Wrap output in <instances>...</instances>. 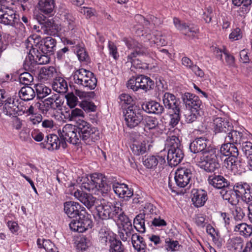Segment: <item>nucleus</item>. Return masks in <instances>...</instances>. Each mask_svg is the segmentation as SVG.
Here are the masks:
<instances>
[{
  "label": "nucleus",
  "mask_w": 252,
  "mask_h": 252,
  "mask_svg": "<svg viewBox=\"0 0 252 252\" xmlns=\"http://www.w3.org/2000/svg\"><path fill=\"white\" fill-rule=\"evenodd\" d=\"M61 19L63 24H59V17L55 16L53 18L48 19L44 22L40 23L41 25V33L50 35H55L63 29L64 32L73 31L78 26L75 18L69 13L63 15Z\"/></svg>",
  "instance_id": "obj_1"
},
{
  "label": "nucleus",
  "mask_w": 252,
  "mask_h": 252,
  "mask_svg": "<svg viewBox=\"0 0 252 252\" xmlns=\"http://www.w3.org/2000/svg\"><path fill=\"white\" fill-rule=\"evenodd\" d=\"M81 188L95 194L100 192L104 195L111 190L110 182L102 174L97 173L92 174L90 179L84 178Z\"/></svg>",
  "instance_id": "obj_2"
},
{
  "label": "nucleus",
  "mask_w": 252,
  "mask_h": 252,
  "mask_svg": "<svg viewBox=\"0 0 252 252\" xmlns=\"http://www.w3.org/2000/svg\"><path fill=\"white\" fill-rule=\"evenodd\" d=\"M195 161L198 167L208 172H214L220 167L216 149L213 147H209L207 151L197 155Z\"/></svg>",
  "instance_id": "obj_3"
},
{
  "label": "nucleus",
  "mask_w": 252,
  "mask_h": 252,
  "mask_svg": "<svg viewBox=\"0 0 252 252\" xmlns=\"http://www.w3.org/2000/svg\"><path fill=\"white\" fill-rule=\"evenodd\" d=\"M124 40L128 48L133 49L135 50L128 56L127 62H130L131 65L136 68H147V63H142L138 59L136 58L138 55H146L147 54V49L145 46L131 38H125Z\"/></svg>",
  "instance_id": "obj_4"
},
{
  "label": "nucleus",
  "mask_w": 252,
  "mask_h": 252,
  "mask_svg": "<svg viewBox=\"0 0 252 252\" xmlns=\"http://www.w3.org/2000/svg\"><path fill=\"white\" fill-rule=\"evenodd\" d=\"M241 197L247 204L252 202V190L249 185L246 183H237L233 188V192L231 193L226 192L225 199L231 204H236L238 198Z\"/></svg>",
  "instance_id": "obj_5"
},
{
  "label": "nucleus",
  "mask_w": 252,
  "mask_h": 252,
  "mask_svg": "<svg viewBox=\"0 0 252 252\" xmlns=\"http://www.w3.org/2000/svg\"><path fill=\"white\" fill-rule=\"evenodd\" d=\"M80 138L88 145H92L100 138L99 132L97 128L92 126L87 122L79 119L76 122Z\"/></svg>",
  "instance_id": "obj_6"
},
{
  "label": "nucleus",
  "mask_w": 252,
  "mask_h": 252,
  "mask_svg": "<svg viewBox=\"0 0 252 252\" xmlns=\"http://www.w3.org/2000/svg\"><path fill=\"white\" fill-rule=\"evenodd\" d=\"M72 77L75 84L90 90L94 89L96 86L97 79L94 73L84 68L74 72Z\"/></svg>",
  "instance_id": "obj_7"
},
{
  "label": "nucleus",
  "mask_w": 252,
  "mask_h": 252,
  "mask_svg": "<svg viewBox=\"0 0 252 252\" xmlns=\"http://www.w3.org/2000/svg\"><path fill=\"white\" fill-rule=\"evenodd\" d=\"M136 33L141 38V41L149 42L150 46L156 44L157 46H164L167 44L166 40L159 31H155L152 32L148 28H144V30L138 29Z\"/></svg>",
  "instance_id": "obj_8"
},
{
  "label": "nucleus",
  "mask_w": 252,
  "mask_h": 252,
  "mask_svg": "<svg viewBox=\"0 0 252 252\" xmlns=\"http://www.w3.org/2000/svg\"><path fill=\"white\" fill-rule=\"evenodd\" d=\"M31 43L32 47L33 44L36 47L37 52H41L44 54L52 53L55 48L56 41L51 37H47L39 41V37L33 35L30 36L27 39Z\"/></svg>",
  "instance_id": "obj_9"
},
{
  "label": "nucleus",
  "mask_w": 252,
  "mask_h": 252,
  "mask_svg": "<svg viewBox=\"0 0 252 252\" xmlns=\"http://www.w3.org/2000/svg\"><path fill=\"white\" fill-rule=\"evenodd\" d=\"M64 211L70 218L79 217V220H89L91 216L86 213L84 207L81 208L80 204L74 201L66 202L64 203Z\"/></svg>",
  "instance_id": "obj_10"
},
{
  "label": "nucleus",
  "mask_w": 252,
  "mask_h": 252,
  "mask_svg": "<svg viewBox=\"0 0 252 252\" xmlns=\"http://www.w3.org/2000/svg\"><path fill=\"white\" fill-rule=\"evenodd\" d=\"M59 134L61 139L73 145L79 143L80 135L77 128L71 124L65 125L62 129L59 130Z\"/></svg>",
  "instance_id": "obj_11"
},
{
  "label": "nucleus",
  "mask_w": 252,
  "mask_h": 252,
  "mask_svg": "<svg viewBox=\"0 0 252 252\" xmlns=\"http://www.w3.org/2000/svg\"><path fill=\"white\" fill-rule=\"evenodd\" d=\"M126 125L129 128H133L138 125L143 120L140 110L135 106H129L124 114Z\"/></svg>",
  "instance_id": "obj_12"
},
{
  "label": "nucleus",
  "mask_w": 252,
  "mask_h": 252,
  "mask_svg": "<svg viewBox=\"0 0 252 252\" xmlns=\"http://www.w3.org/2000/svg\"><path fill=\"white\" fill-rule=\"evenodd\" d=\"M95 207L98 212V214L102 220L111 219L114 220L118 219V220L122 221L127 219V217L123 213H120L119 214L117 213L115 215L112 213L110 212L111 208L110 205H103L101 204L98 206L95 205Z\"/></svg>",
  "instance_id": "obj_13"
},
{
  "label": "nucleus",
  "mask_w": 252,
  "mask_h": 252,
  "mask_svg": "<svg viewBox=\"0 0 252 252\" xmlns=\"http://www.w3.org/2000/svg\"><path fill=\"white\" fill-rule=\"evenodd\" d=\"M18 21V16L12 9L7 6L0 8V23L14 26Z\"/></svg>",
  "instance_id": "obj_14"
},
{
  "label": "nucleus",
  "mask_w": 252,
  "mask_h": 252,
  "mask_svg": "<svg viewBox=\"0 0 252 252\" xmlns=\"http://www.w3.org/2000/svg\"><path fill=\"white\" fill-rule=\"evenodd\" d=\"M191 176L190 169L186 168H178L174 177L176 185L180 188L185 187L189 184Z\"/></svg>",
  "instance_id": "obj_15"
},
{
  "label": "nucleus",
  "mask_w": 252,
  "mask_h": 252,
  "mask_svg": "<svg viewBox=\"0 0 252 252\" xmlns=\"http://www.w3.org/2000/svg\"><path fill=\"white\" fill-rule=\"evenodd\" d=\"M251 139H252V135L246 130H243L242 131L232 130L225 137V140L232 144H241L244 140Z\"/></svg>",
  "instance_id": "obj_16"
},
{
  "label": "nucleus",
  "mask_w": 252,
  "mask_h": 252,
  "mask_svg": "<svg viewBox=\"0 0 252 252\" xmlns=\"http://www.w3.org/2000/svg\"><path fill=\"white\" fill-rule=\"evenodd\" d=\"M118 234L121 239L125 242L134 234V230L131 221H120L117 223Z\"/></svg>",
  "instance_id": "obj_17"
},
{
  "label": "nucleus",
  "mask_w": 252,
  "mask_h": 252,
  "mask_svg": "<svg viewBox=\"0 0 252 252\" xmlns=\"http://www.w3.org/2000/svg\"><path fill=\"white\" fill-rule=\"evenodd\" d=\"M97 224L101 226L98 233L99 242L103 245L107 246L109 245L116 238V236L104 225V223L102 221H97Z\"/></svg>",
  "instance_id": "obj_18"
},
{
  "label": "nucleus",
  "mask_w": 252,
  "mask_h": 252,
  "mask_svg": "<svg viewBox=\"0 0 252 252\" xmlns=\"http://www.w3.org/2000/svg\"><path fill=\"white\" fill-rule=\"evenodd\" d=\"M238 155L230 156L225 158L222 162V167L236 174L242 170L241 163L238 158Z\"/></svg>",
  "instance_id": "obj_19"
},
{
  "label": "nucleus",
  "mask_w": 252,
  "mask_h": 252,
  "mask_svg": "<svg viewBox=\"0 0 252 252\" xmlns=\"http://www.w3.org/2000/svg\"><path fill=\"white\" fill-rule=\"evenodd\" d=\"M154 209V207L151 204H146L144 209L140 211L139 213L136 216L133 220H145L148 219H153V220H164L158 216V218L154 217L155 215L153 213Z\"/></svg>",
  "instance_id": "obj_20"
},
{
  "label": "nucleus",
  "mask_w": 252,
  "mask_h": 252,
  "mask_svg": "<svg viewBox=\"0 0 252 252\" xmlns=\"http://www.w3.org/2000/svg\"><path fill=\"white\" fill-rule=\"evenodd\" d=\"M4 102L3 112L7 116H14L16 114L22 115L21 113H19L20 111V105H18L17 101H15L12 98L8 97L5 100H4Z\"/></svg>",
  "instance_id": "obj_21"
},
{
  "label": "nucleus",
  "mask_w": 252,
  "mask_h": 252,
  "mask_svg": "<svg viewBox=\"0 0 252 252\" xmlns=\"http://www.w3.org/2000/svg\"><path fill=\"white\" fill-rule=\"evenodd\" d=\"M207 192L203 189H193L191 190V201L196 207H200L205 204L207 200Z\"/></svg>",
  "instance_id": "obj_22"
},
{
  "label": "nucleus",
  "mask_w": 252,
  "mask_h": 252,
  "mask_svg": "<svg viewBox=\"0 0 252 252\" xmlns=\"http://www.w3.org/2000/svg\"><path fill=\"white\" fill-rule=\"evenodd\" d=\"M184 158L182 148L169 149L167 154V160L171 166H175L179 164Z\"/></svg>",
  "instance_id": "obj_23"
},
{
  "label": "nucleus",
  "mask_w": 252,
  "mask_h": 252,
  "mask_svg": "<svg viewBox=\"0 0 252 252\" xmlns=\"http://www.w3.org/2000/svg\"><path fill=\"white\" fill-rule=\"evenodd\" d=\"M115 194L120 198H129L133 195V191L124 183L116 182L112 185Z\"/></svg>",
  "instance_id": "obj_24"
},
{
  "label": "nucleus",
  "mask_w": 252,
  "mask_h": 252,
  "mask_svg": "<svg viewBox=\"0 0 252 252\" xmlns=\"http://www.w3.org/2000/svg\"><path fill=\"white\" fill-rule=\"evenodd\" d=\"M165 157L161 155H150L145 158L143 162L144 165L149 169H155L158 165L165 163Z\"/></svg>",
  "instance_id": "obj_25"
},
{
  "label": "nucleus",
  "mask_w": 252,
  "mask_h": 252,
  "mask_svg": "<svg viewBox=\"0 0 252 252\" xmlns=\"http://www.w3.org/2000/svg\"><path fill=\"white\" fill-rule=\"evenodd\" d=\"M74 196L88 209L91 208L95 204H97V201H96L95 198L92 195L84 193L79 190L74 192Z\"/></svg>",
  "instance_id": "obj_26"
},
{
  "label": "nucleus",
  "mask_w": 252,
  "mask_h": 252,
  "mask_svg": "<svg viewBox=\"0 0 252 252\" xmlns=\"http://www.w3.org/2000/svg\"><path fill=\"white\" fill-rule=\"evenodd\" d=\"M162 99L166 108L172 110L173 112H179L178 101L174 94L166 92L163 94Z\"/></svg>",
  "instance_id": "obj_27"
},
{
  "label": "nucleus",
  "mask_w": 252,
  "mask_h": 252,
  "mask_svg": "<svg viewBox=\"0 0 252 252\" xmlns=\"http://www.w3.org/2000/svg\"><path fill=\"white\" fill-rule=\"evenodd\" d=\"M232 128V124L227 120L218 117L214 120L213 128L216 133L226 132Z\"/></svg>",
  "instance_id": "obj_28"
},
{
  "label": "nucleus",
  "mask_w": 252,
  "mask_h": 252,
  "mask_svg": "<svg viewBox=\"0 0 252 252\" xmlns=\"http://www.w3.org/2000/svg\"><path fill=\"white\" fill-rule=\"evenodd\" d=\"M208 142L206 138L203 137L197 138L190 144V151L193 153H202L207 151L209 147H207Z\"/></svg>",
  "instance_id": "obj_29"
},
{
  "label": "nucleus",
  "mask_w": 252,
  "mask_h": 252,
  "mask_svg": "<svg viewBox=\"0 0 252 252\" xmlns=\"http://www.w3.org/2000/svg\"><path fill=\"white\" fill-rule=\"evenodd\" d=\"M55 5V0H38L37 3L39 10L46 15L52 13Z\"/></svg>",
  "instance_id": "obj_30"
},
{
  "label": "nucleus",
  "mask_w": 252,
  "mask_h": 252,
  "mask_svg": "<svg viewBox=\"0 0 252 252\" xmlns=\"http://www.w3.org/2000/svg\"><path fill=\"white\" fill-rule=\"evenodd\" d=\"M185 96L187 99L184 98V101L189 109L199 110L201 101L197 96L190 93L185 94Z\"/></svg>",
  "instance_id": "obj_31"
},
{
  "label": "nucleus",
  "mask_w": 252,
  "mask_h": 252,
  "mask_svg": "<svg viewBox=\"0 0 252 252\" xmlns=\"http://www.w3.org/2000/svg\"><path fill=\"white\" fill-rule=\"evenodd\" d=\"M131 241L134 249L138 252H145L146 244L144 238L137 233L132 234Z\"/></svg>",
  "instance_id": "obj_32"
},
{
  "label": "nucleus",
  "mask_w": 252,
  "mask_h": 252,
  "mask_svg": "<svg viewBox=\"0 0 252 252\" xmlns=\"http://www.w3.org/2000/svg\"><path fill=\"white\" fill-rule=\"evenodd\" d=\"M208 181L210 185L216 189H220L228 186L226 180L220 175L210 176L208 178Z\"/></svg>",
  "instance_id": "obj_33"
},
{
  "label": "nucleus",
  "mask_w": 252,
  "mask_h": 252,
  "mask_svg": "<svg viewBox=\"0 0 252 252\" xmlns=\"http://www.w3.org/2000/svg\"><path fill=\"white\" fill-rule=\"evenodd\" d=\"M142 108L148 113L161 114L163 112V108L160 104L155 101H150L142 105Z\"/></svg>",
  "instance_id": "obj_34"
},
{
  "label": "nucleus",
  "mask_w": 252,
  "mask_h": 252,
  "mask_svg": "<svg viewBox=\"0 0 252 252\" xmlns=\"http://www.w3.org/2000/svg\"><path fill=\"white\" fill-rule=\"evenodd\" d=\"M220 153L221 155L228 157L239 154L237 148L234 144L229 142L221 145L220 149Z\"/></svg>",
  "instance_id": "obj_35"
},
{
  "label": "nucleus",
  "mask_w": 252,
  "mask_h": 252,
  "mask_svg": "<svg viewBox=\"0 0 252 252\" xmlns=\"http://www.w3.org/2000/svg\"><path fill=\"white\" fill-rule=\"evenodd\" d=\"M144 123L145 128L155 130L158 134L162 132L158 121L155 117L147 116L144 118Z\"/></svg>",
  "instance_id": "obj_36"
},
{
  "label": "nucleus",
  "mask_w": 252,
  "mask_h": 252,
  "mask_svg": "<svg viewBox=\"0 0 252 252\" xmlns=\"http://www.w3.org/2000/svg\"><path fill=\"white\" fill-rule=\"evenodd\" d=\"M56 73V69L54 67H43L39 71L38 78L40 81L45 82L52 78Z\"/></svg>",
  "instance_id": "obj_37"
},
{
  "label": "nucleus",
  "mask_w": 252,
  "mask_h": 252,
  "mask_svg": "<svg viewBox=\"0 0 252 252\" xmlns=\"http://www.w3.org/2000/svg\"><path fill=\"white\" fill-rule=\"evenodd\" d=\"M148 141L145 140L134 141L131 146V150L133 153L139 156L146 153L147 149Z\"/></svg>",
  "instance_id": "obj_38"
},
{
  "label": "nucleus",
  "mask_w": 252,
  "mask_h": 252,
  "mask_svg": "<svg viewBox=\"0 0 252 252\" xmlns=\"http://www.w3.org/2000/svg\"><path fill=\"white\" fill-rule=\"evenodd\" d=\"M137 81L139 89L146 91L152 89L154 84L150 78L143 75L137 76Z\"/></svg>",
  "instance_id": "obj_39"
},
{
  "label": "nucleus",
  "mask_w": 252,
  "mask_h": 252,
  "mask_svg": "<svg viewBox=\"0 0 252 252\" xmlns=\"http://www.w3.org/2000/svg\"><path fill=\"white\" fill-rule=\"evenodd\" d=\"M53 89L59 93H64L67 90L66 82L63 78L55 79L52 84Z\"/></svg>",
  "instance_id": "obj_40"
},
{
  "label": "nucleus",
  "mask_w": 252,
  "mask_h": 252,
  "mask_svg": "<svg viewBox=\"0 0 252 252\" xmlns=\"http://www.w3.org/2000/svg\"><path fill=\"white\" fill-rule=\"evenodd\" d=\"M19 96L22 99L29 101L34 98L35 92L32 87L26 86L21 88L19 92Z\"/></svg>",
  "instance_id": "obj_41"
},
{
  "label": "nucleus",
  "mask_w": 252,
  "mask_h": 252,
  "mask_svg": "<svg viewBox=\"0 0 252 252\" xmlns=\"http://www.w3.org/2000/svg\"><path fill=\"white\" fill-rule=\"evenodd\" d=\"M44 100L46 102L47 105H49L53 110L60 108L63 103L60 96L57 94H52Z\"/></svg>",
  "instance_id": "obj_42"
},
{
  "label": "nucleus",
  "mask_w": 252,
  "mask_h": 252,
  "mask_svg": "<svg viewBox=\"0 0 252 252\" xmlns=\"http://www.w3.org/2000/svg\"><path fill=\"white\" fill-rule=\"evenodd\" d=\"M220 214L221 219L224 220H225L226 219L230 220L233 219L235 220H241L244 219V217L245 216L243 212L240 208L236 209L234 211H233L232 216H230V215L225 213H220Z\"/></svg>",
  "instance_id": "obj_43"
},
{
  "label": "nucleus",
  "mask_w": 252,
  "mask_h": 252,
  "mask_svg": "<svg viewBox=\"0 0 252 252\" xmlns=\"http://www.w3.org/2000/svg\"><path fill=\"white\" fill-rule=\"evenodd\" d=\"M75 244L78 250L85 251L89 246L90 240L85 236L80 235L76 238Z\"/></svg>",
  "instance_id": "obj_44"
},
{
  "label": "nucleus",
  "mask_w": 252,
  "mask_h": 252,
  "mask_svg": "<svg viewBox=\"0 0 252 252\" xmlns=\"http://www.w3.org/2000/svg\"><path fill=\"white\" fill-rule=\"evenodd\" d=\"M228 244L235 251V252H240L244 246V240L240 237H233L228 240Z\"/></svg>",
  "instance_id": "obj_45"
},
{
  "label": "nucleus",
  "mask_w": 252,
  "mask_h": 252,
  "mask_svg": "<svg viewBox=\"0 0 252 252\" xmlns=\"http://www.w3.org/2000/svg\"><path fill=\"white\" fill-rule=\"evenodd\" d=\"M235 231H238L241 235L247 237L252 233V226L246 223H242L236 226Z\"/></svg>",
  "instance_id": "obj_46"
},
{
  "label": "nucleus",
  "mask_w": 252,
  "mask_h": 252,
  "mask_svg": "<svg viewBox=\"0 0 252 252\" xmlns=\"http://www.w3.org/2000/svg\"><path fill=\"white\" fill-rule=\"evenodd\" d=\"M32 56L34 61L39 64H47L50 61V57L48 55L43 54L41 52H37V54L34 53V55H32Z\"/></svg>",
  "instance_id": "obj_47"
},
{
  "label": "nucleus",
  "mask_w": 252,
  "mask_h": 252,
  "mask_svg": "<svg viewBox=\"0 0 252 252\" xmlns=\"http://www.w3.org/2000/svg\"><path fill=\"white\" fill-rule=\"evenodd\" d=\"M243 37V31L239 27L232 29L229 34L228 38L232 41L241 40Z\"/></svg>",
  "instance_id": "obj_48"
},
{
  "label": "nucleus",
  "mask_w": 252,
  "mask_h": 252,
  "mask_svg": "<svg viewBox=\"0 0 252 252\" xmlns=\"http://www.w3.org/2000/svg\"><path fill=\"white\" fill-rule=\"evenodd\" d=\"M109 246L110 252H124V246L116 238L109 244Z\"/></svg>",
  "instance_id": "obj_49"
},
{
  "label": "nucleus",
  "mask_w": 252,
  "mask_h": 252,
  "mask_svg": "<svg viewBox=\"0 0 252 252\" xmlns=\"http://www.w3.org/2000/svg\"><path fill=\"white\" fill-rule=\"evenodd\" d=\"M37 95L39 98H43L51 93V90L44 84H38L35 86Z\"/></svg>",
  "instance_id": "obj_50"
},
{
  "label": "nucleus",
  "mask_w": 252,
  "mask_h": 252,
  "mask_svg": "<svg viewBox=\"0 0 252 252\" xmlns=\"http://www.w3.org/2000/svg\"><path fill=\"white\" fill-rule=\"evenodd\" d=\"M166 145L168 149L181 148L178 137L174 135L168 137L166 141Z\"/></svg>",
  "instance_id": "obj_51"
},
{
  "label": "nucleus",
  "mask_w": 252,
  "mask_h": 252,
  "mask_svg": "<svg viewBox=\"0 0 252 252\" xmlns=\"http://www.w3.org/2000/svg\"><path fill=\"white\" fill-rule=\"evenodd\" d=\"M84 112L79 108H75L72 110L68 116L69 121H76V122L80 119V118H84Z\"/></svg>",
  "instance_id": "obj_52"
},
{
  "label": "nucleus",
  "mask_w": 252,
  "mask_h": 252,
  "mask_svg": "<svg viewBox=\"0 0 252 252\" xmlns=\"http://www.w3.org/2000/svg\"><path fill=\"white\" fill-rule=\"evenodd\" d=\"M70 228L74 231L83 232L88 229L86 227L84 221H71L69 223Z\"/></svg>",
  "instance_id": "obj_53"
},
{
  "label": "nucleus",
  "mask_w": 252,
  "mask_h": 252,
  "mask_svg": "<svg viewBox=\"0 0 252 252\" xmlns=\"http://www.w3.org/2000/svg\"><path fill=\"white\" fill-rule=\"evenodd\" d=\"M165 247L167 251L174 252L178 250L180 245L177 241H174L170 238H167L165 240Z\"/></svg>",
  "instance_id": "obj_54"
},
{
  "label": "nucleus",
  "mask_w": 252,
  "mask_h": 252,
  "mask_svg": "<svg viewBox=\"0 0 252 252\" xmlns=\"http://www.w3.org/2000/svg\"><path fill=\"white\" fill-rule=\"evenodd\" d=\"M19 108V113H21L22 115L25 114L27 116H30L36 113L35 106H33V104L25 106L20 104Z\"/></svg>",
  "instance_id": "obj_55"
},
{
  "label": "nucleus",
  "mask_w": 252,
  "mask_h": 252,
  "mask_svg": "<svg viewBox=\"0 0 252 252\" xmlns=\"http://www.w3.org/2000/svg\"><path fill=\"white\" fill-rule=\"evenodd\" d=\"M79 106L87 112H94L96 109V106L94 103L87 100L82 101Z\"/></svg>",
  "instance_id": "obj_56"
},
{
  "label": "nucleus",
  "mask_w": 252,
  "mask_h": 252,
  "mask_svg": "<svg viewBox=\"0 0 252 252\" xmlns=\"http://www.w3.org/2000/svg\"><path fill=\"white\" fill-rule=\"evenodd\" d=\"M198 111L199 110H187L185 114L186 122L190 123L195 121L199 114Z\"/></svg>",
  "instance_id": "obj_57"
},
{
  "label": "nucleus",
  "mask_w": 252,
  "mask_h": 252,
  "mask_svg": "<svg viewBox=\"0 0 252 252\" xmlns=\"http://www.w3.org/2000/svg\"><path fill=\"white\" fill-rule=\"evenodd\" d=\"M65 98L66 99L67 104L70 108H73L75 107L77 103L78 98L77 96L72 93L67 94Z\"/></svg>",
  "instance_id": "obj_58"
},
{
  "label": "nucleus",
  "mask_w": 252,
  "mask_h": 252,
  "mask_svg": "<svg viewBox=\"0 0 252 252\" xmlns=\"http://www.w3.org/2000/svg\"><path fill=\"white\" fill-rule=\"evenodd\" d=\"M78 59L80 61H84L88 57L87 54L83 46H76L74 49Z\"/></svg>",
  "instance_id": "obj_59"
},
{
  "label": "nucleus",
  "mask_w": 252,
  "mask_h": 252,
  "mask_svg": "<svg viewBox=\"0 0 252 252\" xmlns=\"http://www.w3.org/2000/svg\"><path fill=\"white\" fill-rule=\"evenodd\" d=\"M19 80L21 83L28 85L33 81V77L29 73L24 72L20 75Z\"/></svg>",
  "instance_id": "obj_60"
},
{
  "label": "nucleus",
  "mask_w": 252,
  "mask_h": 252,
  "mask_svg": "<svg viewBox=\"0 0 252 252\" xmlns=\"http://www.w3.org/2000/svg\"><path fill=\"white\" fill-rule=\"evenodd\" d=\"M80 12L85 15L86 18L89 19L94 16L96 13L95 10L90 7H83L80 9Z\"/></svg>",
  "instance_id": "obj_61"
},
{
  "label": "nucleus",
  "mask_w": 252,
  "mask_h": 252,
  "mask_svg": "<svg viewBox=\"0 0 252 252\" xmlns=\"http://www.w3.org/2000/svg\"><path fill=\"white\" fill-rule=\"evenodd\" d=\"M173 23L176 29L182 33L185 32L186 30L188 29V25L185 23L182 22L178 18H174Z\"/></svg>",
  "instance_id": "obj_62"
},
{
  "label": "nucleus",
  "mask_w": 252,
  "mask_h": 252,
  "mask_svg": "<svg viewBox=\"0 0 252 252\" xmlns=\"http://www.w3.org/2000/svg\"><path fill=\"white\" fill-rule=\"evenodd\" d=\"M58 138L56 135L51 136L48 138L47 144L50 145L53 150H56L59 148Z\"/></svg>",
  "instance_id": "obj_63"
},
{
  "label": "nucleus",
  "mask_w": 252,
  "mask_h": 252,
  "mask_svg": "<svg viewBox=\"0 0 252 252\" xmlns=\"http://www.w3.org/2000/svg\"><path fill=\"white\" fill-rule=\"evenodd\" d=\"M137 82V77L131 78L127 82V87L133 91H137L139 89Z\"/></svg>",
  "instance_id": "obj_64"
}]
</instances>
